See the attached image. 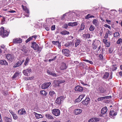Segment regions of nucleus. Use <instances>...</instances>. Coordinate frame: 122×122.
<instances>
[{
  "mask_svg": "<svg viewBox=\"0 0 122 122\" xmlns=\"http://www.w3.org/2000/svg\"><path fill=\"white\" fill-rule=\"evenodd\" d=\"M100 42L98 40L94 41L92 44V47L94 50H95L98 47L96 51H98L100 49Z\"/></svg>",
  "mask_w": 122,
  "mask_h": 122,
  "instance_id": "f257e3e1",
  "label": "nucleus"
},
{
  "mask_svg": "<svg viewBox=\"0 0 122 122\" xmlns=\"http://www.w3.org/2000/svg\"><path fill=\"white\" fill-rule=\"evenodd\" d=\"M9 32L6 30H5L4 28L3 27L0 28V35L2 37H4L8 36Z\"/></svg>",
  "mask_w": 122,
  "mask_h": 122,
  "instance_id": "f03ea898",
  "label": "nucleus"
},
{
  "mask_svg": "<svg viewBox=\"0 0 122 122\" xmlns=\"http://www.w3.org/2000/svg\"><path fill=\"white\" fill-rule=\"evenodd\" d=\"M31 47L35 50H38V51H40L41 50V48L40 47L39 48L38 45L35 42L32 43Z\"/></svg>",
  "mask_w": 122,
  "mask_h": 122,
  "instance_id": "7ed1b4c3",
  "label": "nucleus"
},
{
  "mask_svg": "<svg viewBox=\"0 0 122 122\" xmlns=\"http://www.w3.org/2000/svg\"><path fill=\"white\" fill-rule=\"evenodd\" d=\"M52 113L54 115L57 116L60 114V110L58 109H54L52 110Z\"/></svg>",
  "mask_w": 122,
  "mask_h": 122,
  "instance_id": "20e7f679",
  "label": "nucleus"
},
{
  "mask_svg": "<svg viewBox=\"0 0 122 122\" xmlns=\"http://www.w3.org/2000/svg\"><path fill=\"white\" fill-rule=\"evenodd\" d=\"M107 108L106 107H105L102 108L101 110V114H100V117H104L103 115L104 114H107Z\"/></svg>",
  "mask_w": 122,
  "mask_h": 122,
  "instance_id": "39448f33",
  "label": "nucleus"
},
{
  "mask_svg": "<svg viewBox=\"0 0 122 122\" xmlns=\"http://www.w3.org/2000/svg\"><path fill=\"white\" fill-rule=\"evenodd\" d=\"M22 7L25 12V13H24V15L27 17H28L29 14V10L26 6H24L23 5H22Z\"/></svg>",
  "mask_w": 122,
  "mask_h": 122,
  "instance_id": "423d86ee",
  "label": "nucleus"
},
{
  "mask_svg": "<svg viewBox=\"0 0 122 122\" xmlns=\"http://www.w3.org/2000/svg\"><path fill=\"white\" fill-rule=\"evenodd\" d=\"M65 98V97L63 96H61L58 97L55 101L56 103L59 105L61 104V101L63 100Z\"/></svg>",
  "mask_w": 122,
  "mask_h": 122,
  "instance_id": "0eeeda50",
  "label": "nucleus"
},
{
  "mask_svg": "<svg viewBox=\"0 0 122 122\" xmlns=\"http://www.w3.org/2000/svg\"><path fill=\"white\" fill-rule=\"evenodd\" d=\"M51 84L50 82H46L42 84L41 86V87L42 89H45L48 88Z\"/></svg>",
  "mask_w": 122,
  "mask_h": 122,
  "instance_id": "6e6552de",
  "label": "nucleus"
},
{
  "mask_svg": "<svg viewBox=\"0 0 122 122\" xmlns=\"http://www.w3.org/2000/svg\"><path fill=\"white\" fill-rule=\"evenodd\" d=\"M6 57L8 60L11 61H12L14 58V56L13 55L10 54H6Z\"/></svg>",
  "mask_w": 122,
  "mask_h": 122,
  "instance_id": "1a4fd4ad",
  "label": "nucleus"
},
{
  "mask_svg": "<svg viewBox=\"0 0 122 122\" xmlns=\"http://www.w3.org/2000/svg\"><path fill=\"white\" fill-rule=\"evenodd\" d=\"M31 69L30 67H29L23 70L22 72L24 75L27 76H28L29 73L31 72Z\"/></svg>",
  "mask_w": 122,
  "mask_h": 122,
  "instance_id": "9d476101",
  "label": "nucleus"
},
{
  "mask_svg": "<svg viewBox=\"0 0 122 122\" xmlns=\"http://www.w3.org/2000/svg\"><path fill=\"white\" fill-rule=\"evenodd\" d=\"M62 52L65 56L67 57L70 56V51L68 50L63 49L62 50Z\"/></svg>",
  "mask_w": 122,
  "mask_h": 122,
  "instance_id": "9b49d317",
  "label": "nucleus"
},
{
  "mask_svg": "<svg viewBox=\"0 0 122 122\" xmlns=\"http://www.w3.org/2000/svg\"><path fill=\"white\" fill-rule=\"evenodd\" d=\"M65 81L63 80H56L54 81V83L55 84V86H59V84L65 82Z\"/></svg>",
  "mask_w": 122,
  "mask_h": 122,
  "instance_id": "f8f14e48",
  "label": "nucleus"
},
{
  "mask_svg": "<svg viewBox=\"0 0 122 122\" xmlns=\"http://www.w3.org/2000/svg\"><path fill=\"white\" fill-rule=\"evenodd\" d=\"M97 90L99 93H102L105 92H106L105 88H103L102 87H98L97 88Z\"/></svg>",
  "mask_w": 122,
  "mask_h": 122,
  "instance_id": "ddd939ff",
  "label": "nucleus"
},
{
  "mask_svg": "<svg viewBox=\"0 0 122 122\" xmlns=\"http://www.w3.org/2000/svg\"><path fill=\"white\" fill-rule=\"evenodd\" d=\"M67 68L66 64L64 63H62L60 67V69L61 70L66 69Z\"/></svg>",
  "mask_w": 122,
  "mask_h": 122,
  "instance_id": "4468645a",
  "label": "nucleus"
},
{
  "mask_svg": "<svg viewBox=\"0 0 122 122\" xmlns=\"http://www.w3.org/2000/svg\"><path fill=\"white\" fill-rule=\"evenodd\" d=\"M18 112V114L20 115H25L26 112L24 108L19 110Z\"/></svg>",
  "mask_w": 122,
  "mask_h": 122,
  "instance_id": "2eb2a0df",
  "label": "nucleus"
},
{
  "mask_svg": "<svg viewBox=\"0 0 122 122\" xmlns=\"http://www.w3.org/2000/svg\"><path fill=\"white\" fill-rule=\"evenodd\" d=\"M90 99L88 98H87L85 100L82 102V103L84 105L87 106L89 102Z\"/></svg>",
  "mask_w": 122,
  "mask_h": 122,
  "instance_id": "dca6fc26",
  "label": "nucleus"
},
{
  "mask_svg": "<svg viewBox=\"0 0 122 122\" xmlns=\"http://www.w3.org/2000/svg\"><path fill=\"white\" fill-rule=\"evenodd\" d=\"M99 121V119L96 117H93L89 119L88 122H97Z\"/></svg>",
  "mask_w": 122,
  "mask_h": 122,
  "instance_id": "f3484780",
  "label": "nucleus"
},
{
  "mask_svg": "<svg viewBox=\"0 0 122 122\" xmlns=\"http://www.w3.org/2000/svg\"><path fill=\"white\" fill-rule=\"evenodd\" d=\"M107 31L106 32L104 37V38L106 39L108 38L109 35H111L112 34L111 31H110L108 29H107Z\"/></svg>",
  "mask_w": 122,
  "mask_h": 122,
  "instance_id": "a211bd4d",
  "label": "nucleus"
},
{
  "mask_svg": "<svg viewBox=\"0 0 122 122\" xmlns=\"http://www.w3.org/2000/svg\"><path fill=\"white\" fill-rule=\"evenodd\" d=\"M82 111V110L81 109H76L74 110V113L76 115H78L81 113Z\"/></svg>",
  "mask_w": 122,
  "mask_h": 122,
  "instance_id": "6ab92c4d",
  "label": "nucleus"
},
{
  "mask_svg": "<svg viewBox=\"0 0 122 122\" xmlns=\"http://www.w3.org/2000/svg\"><path fill=\"white\" fill-rule=\"evenodd\" d=\"M33 114L35 116L36 118L37 119H38L43 117L41 114H37L35 112H33Z\"/></svg>",
  "mask_w": 122,
  "mask_h": 122,
  "instance_id": "aec40b11",
  "label": "nucleus"
},
{
  "mask_svg": "<svg viewBox=\"0 0 122 122\" xmlns=\"http://www.w3.org/2000/svg\"><path fill=\"white\" fill-rule=\"evenodd\" d=\"M75 89L76 91L81 92L82 91L83 88L79 86H77L75 87Z\"/></svg>",
  "mask_w": 122,
  "mask_h": 122,
  "instance_id": "412c9836",
  "label": "nucleus"
},
{
  "mask_svg": "<svg viewBox=\"0 0 122 122\" xmlns=\"http://www.w3.org/2000/svg\"><path fill=\"white\" fill-rule=\"evenodd\" d=\"M13 42L14 43H21L22 42V40L20 38H18L14 39L13 40Z\"/></svg>",
  "mask_w": 122,
  "mask_h": 122,
  "instance_id": "4be33fe9",
  "label": "nucleus"
},
{
  "mask_svg": "<svg viewBox=\"0 0 122 122\" xmlns=\"http://www.w3.org/2000/svg\"><path fill=\"white\" fill-rule=\"evenodd\" d=\"M110 117L111 118H112L113 117V116H116L117 114V113L114 111H111L110 112Z\"/></svg>",
  "mask_w": 122,
  "mask_h": 122,
  "instance_id": "5701e85b",
  "label": "nucleus"
},
{
  "mask_svg": "<svg viewBox=\"0 0 122 122\" xmlns=\"http://www.w3.org/2000/svg\"><path fill=\"white\" fill-rule=\"evenodd\" d=\"M0 64L1 65H4L5 66H7L8 65V63L6 60L0 61Z\"/></svg>",
  "mask_w": 122,
  "mask_h": 122,
  "instance_id": "b1692460",
  "label": "nucleus"
},
{
  "mask_svg": "<svg viewBox=\"0 0 122 122\" xmlns=\"http://www.w3.org/2000/svg\"><path fill=\"white\" fill-rule=\"evenodd\" d=\"M78 24L77 22H70L69 23H68V25L69 26H73L77 25Z\"/></svg>",
  "mask_w": 122,
  "mask_h": 122,
  "instance_id": "393cba45",
  "label": "nucleus"
},
{
  "mask_svg": "<svg viewBox=\"0 0 122 122\" xmlns=\"http://www.w3.org/2000/svg\"><path fill=\"white\" fill-rule=\"evenodd\" d=\"M92 22L95 26H97L98 25L99 22L98 20H97L94 19L93 20Z\"/></svg>",
  "mask_w": 122,
  "mask_h": 122,
  "instance_id": "a878e982",
  "label": "nucleus"
},
{
  "mask_svg": "<svg viewBox=\"0 0 122 122\" xmlns=\"http://www.w3.org/2000/svg\"><path fill=\"white\" fill-rule=\"evenodd\" d=\"M46 117L47 118L50 119H53L54 118L51 115L48 114L45 115Z\"/></svg>",
  "mask_w": 122,
  "mask_h": 122,
  "instance_id": "bb28decb",
  "label": "nucleus"
},
{
  "mask_svg": "<svg viewBox=\"0 0 122 122\" xmlns=\"http://www.w3.org/2000/svg\"><path fill=\"white\" fill-rule=\"evenodd\" d=\"M90 36L89 34H83V37L84 39H88L90 38Z\"/></svg>",
  "mask_w": 122,
  "mask_h": 122,
  "instance_id": "cd10ccee",
  "label": "nucleus"
},
{
  "mask_svg": "<svg viewBox=\"0 0 122 122\" xmlns=\"http://www.w3.org/2000/svg\"><path fill=\"white\" fill-rule=\"evenodd\" d=\"M47 72L49 74L51 75L52 76L55 77L56 76V74L54 73L53 72H51L49 71H48Z\"/></svg>",
  "mask_w": 122,
  "mask_h": 122,
  "instance_id": "c85d7f7f",
  "label": "nucleus"
},
{
  "mask_svg": "<svg viewBox=\"0 0 122 122\" xmlns=\"http://www.w3.org/2000/svg\"><path fill=\"white\" fill-rule=\"evenodd\" d=\"M85 25L84 23V22H82L81 26L80 29L79 30V31H80L83 30L85 28Z\"/></svg>",
  "mask_w": 122,
  "mask_h": 122,
  "instance_id": "c756f323",
  "label": "nucleus"
},
{
  "mask_svg": "<svg viewBox=\"0 0 122 122\" xmlns=\"http://www.w3.org/2000/svg\"><path fill=\"white\" fill-rule=\"evenodd\" d=\"M60 33L62 35H68L69 34V31H67L66 30H64L61 32Z\"/></svg>",
  "mask_w": 122,
  "mask_h": 122,
  "instance_id": "7c9ffc66",
  "label": "nucleus"
},
{
  "mask_svg": "<svg viewBox=\"0 0 122 122\" xmlns=\"http://www.w3.org/2000/svg\"><path fill=\"white\" fill-rule=\"evenodd\" d=\"M108 97H98L97 99V100L98 101H100L103 100L104 99H105L106 98V99L108 98Z\"/></svg>",
  "mask_w": 122,
  "mask_h": 122,
  "instance_id": "2f4dec72",
  "label": "nucleus"
},
{
  "mask_svg": "<svg viewBox=\"0 0 122 122\" xmlns=\"http://www.w3.org/2000/svg\"><path fill=\"white\" fill-rule=\"evenodd\" d=\"M21 61H19L14 66V67H16L21 65H22L21 63Z\"/></svg>",
  "mask_w": 122,
  "mask_h": 122,
  "instance_id": "473e14b6",
  "label": "nucleus"
},
{
  "mask_svg": "<svg viewBox=\"0 0 122 122\" xmlns=\"http://www.w3.org/2000/svg\"><path fill=\"white\" fill-rule=\"evenodd\" d=\"M4 119L5 122H12V120L7 117H5Z\"/></svg>",
  "mask_w": 122,
  "mask_h": 122,
  "instance_id": "72a5a7b5",
  "label": "nucleus"
},
{
  "mask_svg": "<svg viewBox=\"0 0 122 122\" xmlns=\"http://www.w3.org/2000/svg\"><path fill=\"white\" fill-rule=\"evenodd\" d=\"M30 60L29 58L27 57L26 58L24 63V65L25 66H26L28 65Z\"/></svg>",
  "mask_w": 122,
  "mask_h": 122,
  "instance_id": "f704fd0d",
  "label": "nucleus"
},
{
  "mask_svg": "<svg viewBox=\"0 0 122 122\" xmlns=\"http://www.w3.org/2000/svg\"><path fill=\"white\" fill-rule=\"evenodd\" d=\"M85 96V95L84 94H83L80 95L78 97L80 99V100L79 101H81L82 99Z\"/></svg>",
  "mask_w": 122,
  "mask_h": 122,
  "instance_id": "c9c22d12",
  "label": "nucleus"
},
{
  "mask_svg": "<svg viewBox=\"0 0 122 122\" xmlns=\"http://www.w3.org/2000/svg\"><path fill=\"white\" fill-rule=\"evenodd\" d=\"M46 22L47 24L51 25L52 24L51 21V19L50 18H48L46 20Z\"/></svg>",
  "mask_w": 122,
  "mask_h": 122,
  "instance_id": "e433bc0d",
  "label": "nucleus"
},
{
  "mask_svg": "<svg viewBox=\"0 0 122 122\" xmlns=\"http://www.w3.org/2000/svg\"><path fill=\"white\" fill-rule=\"evenodd\" d=\"M41 93L44 96H45L47 95V93L44 90L41 91H40Z\"/></svg>",
  "mask_w": 122,
  "mask_h": 122,
  "instance_id": "4c0bfd02",
  "label": "nucleus"
},
{
  "mask_svg": "<svg viewBox=\"0 0 122 122\" xmlns=\"http://www.w3.org/2000/svg\"><path fill=\"white\" fill-rule=\"evenodd\" d=\"M109 75V74L108 72H106L104 75L103 78L105 79L107 78H108Z\"/></svg>",
  "mask_w": 122,
  "mask_h": 122,
  "instance_id": "58836bf2",
  "label": "nucleus"
},
{
  "mask_svg": "<svg viewBox=\"0 0 122 122\" xmlns=\"http://www.w3.org/2000/svg\"><path fill=\"white\" fill-rule=\"evenodd\" d=\"M80 41V40H76V42L75 43V46L76 47L79 45Z\"/></svg>",
  "mask_w": 122,
  "mask_h": 122,
  "instance_id": "ea45409f",
  "label": "nucleus"
},
{
  "mask_svg": "<svg viewBox=\"0 0 122 122\" xmlns=\"http://www.w3.org/2000/svg\"><path fill=\"white\" fill-rule=\"evenodd\" d=\"M95 27L94 26H93L92 25H91L90 27L89 30L90 31H93L94 30Z\"/></svg>",
  "mask_w": 122,
  "mask_h": 122,
  "instance_id": "a19ab883",
  "label": "nucleus"
},
{
  "mask_svg": "<svg viewBox=\"0 0 122 122\" xmlns=\"http://www.w3.org/2000/svg\"><path fill=\"white\" fill-rule=\"evenodd\" d=\"M49 93L50 96H53L55 94V93L54 91H51L49 92Z\"/></svg>",
  "mask_w": 122,
  "mask_h": 122,
  "instance_id": "79ce46f5",
  "label": "nucleus"
},
{
  "mask_svg": "<svg viewBox=\"0 0 122 122\" xmlns=\"http://www.w3.org/2000/svg\"><path fill=\"white\" fill-rule=\"evenodd\" d=\"M52 43L54 45H60V43H59L58 41H53L52 42Z\"/></svg>",
  "mask_w": 122,
  "mask_h": 122,
  "instance_id": "37998d69",
  "label": "nucleus"
},
{
  "mask_svg": "<svg viewBox=\"0 0 122 122\" xmlns=\"http://www.w3.org/2000/svg\"><path fill=\"white\" fill-rule=\"evenodd\" d=\"M119 35V33L118 32H115L114 34V36L115 37H118Z\"/></svg>",
  "mask_w": 122,
  "mask_h": 122,
  "instance_id": "c03bdc74",
  "label": "nucleus"
},
{
  "mask_svg": "<svg viewBox=\"0 0 122 122\" xmlns=\"http://www.w3.org/2000/svg\"><path fill=\"white\" fill-rule=\"evenodd\" d=\"M122 43V39L121 38H119V39L117 42V44H121Z\"/></svg>",
  "mask_w": 122,
  "mask_h": 122,
  "instance_id": "a18cd8bd",
  "label": "nucleus"
},
{
  "mask_svg": "<svg viewBox=\"0 0 122 122\" xmlns=\"http://www.w3.org/2000/svg\"><path fill=\"white\" fill-rule=\"evenodd\" d=\"M84 61H86L88 63L91 64H93V63L92 61H90L88 60L85 59V60H84Z\"/></svg>",
  "mask_w": 122,
  "mask_h": 122,
  "instance_id": "49530a36",
  "label": "nucleus"
},
{
  "mask_svg": "<svg viewBox=\"0 0 122 122\" xmlns=\"http://www.w3.org/2000/svg\"><path fill=\"white\" fill-rule=\"evenodd\" d=\"M12 116L13 117V119L15 120H16L17 118V116L15 114H14L13 115H12Z\"/></svg>",
  "mask_w": 122,
  "mask_h": 122,
  "instance_id": "de8ad7c7",
  "label": "nucleus"
},
{
  "mask_svg": "<svg viewBox=\"0 0 122 122\" xmlns=\"http://www.w3.org/2000/svg\"><path fill=\"white\" fill-rule=\"evenodd\" d=\"M32 40V38L31 37L27 39L25 41V42L26 43H27L28 42L31 40Z\"/></svg>",
  "mask_w": 122,
  "mask_h": 122,
  "instance_id": "09e8293b",
  "label": "nucleus"
},
{
  "mask_svg": "<svg viewBox=\"0 0 122 122\" xmlns=\"http://www.w3.org/2000/svg\"><path fill=\"white\" fill-rule=\"evenodd\" d=\"M71 45V44L70 43L67 42L65 44V46L66 47H67L70 46Z\"/></svg>",
  "mask_w": 122,
  "mask_h": 122,
  "instance_id": "8fccbe9b",
  "label": "nucleus"
},
{
  "mask_svg": "<svg viewBox=\"0 0 122 122\" xmlns=\"http://www.w3.org/2000/svg\"><path fill=\"white\" fill-rule=\"evenodd\" d=\"M99 57L100 58V60H102L103 59V56L101 54L99 56Z\"/></svg>",
  "mask_w": 122,
  "mask_h": 122,
  "instance_id": "3c124183",
  "label": "nucleus"
},
{
  "mask_svg": "<svg viewBox=\"0 0 122 122\" xmlns=\"http://www.w3.org/2000/svg\"><path fill=\"white\" fill-rule=\"evenodd\" d=\"M85 18L86 19H88L90 18V14H89L85 16Z\"/></svg>",
  "mask_w": 122,
  "mask_h": 122,
  "instance_id": "603ef678",
  "label": "nucleus"
},
{
  "mask_svg": "<svg viewBox=\"0 0 122 122\" xmlns=\"http://www.w3.org/2000/svg\"><path fill=\"white\" fill-rule=\"evenodd\" d=\"M104 26L105 27H108V28H109V29H111V27L110 26L108 25L107 24H105V25H104Z\"/></svg>",
  "mask_w": 122,
  "mask_h": 122,
  "instance_id": "864d4df0",
  "label": "nucleus"
},
{
  "mask_svg": "<svg viewBox=\"0 0 122 122\" xmlns=\"http://www.w3.org/2000/svg\"><path fill=\"white\" fill-rule=\"evenodd\" d=\"M51 30H54L55 29V25H52L51 27Z\"/></svg>",
  "mask_w": 122,
  "mask_h": 122,
  "instance_id": "5fc2aeb1",
  "label": "nucleus"
},
{
  "mask_svg": "<svg viewBox=\"0 0 122 122\" xmlns=\"http://www.w3.org/2000/svg\"><path fill=\"white\" fill-rule=\"evenodd\" d=\"M80 82L82 84H83L84 85H88V84H85L84 82L82 81H80Z\"/></svg>",
  "mask_w": 122,
  "mask_h": 122,
  "instance_id": "6e6d98bb",
  "label": "nucleus"
},
{
  "mask_svg": "<svg viewBox=\"0 0 122 122\" xmlns=\"http://www.w3.org/2000/svg\"><path fill=\"white\" fill-rule=\"evenodd\" d=\"M105 44L106 47H108L109 46L110 44V43L109 42H107V43H106Z\"/></svg>",
  "mask_w": 122,
  "mask_h": 122,
  "instance_id": "4d7b16f0",
  "label": "nucleus"
},
{
  "mask_svg": "<svg viewBox=\"0 0 122 122\" xmlns=\"http://www.w3.org/2000/svg\"><path fill=\"white\" fill-rule=\"evenodd\" d=\"M68 25L67 24H64V27L66 29H67L68 27Z\"/></svg>",
  "mask_w": 122,
  "mask_h": 122,
  "instance_id": "13d9d810",
  "label": "nucleus"
},
{
  "mask_svg": "<svg viewBox=\"0 0 122 122\" xmlns=\"http://www.w3.org/2000/svg\"><path fill=\"white\" fill-rule=\"evenodd\" d=\"M8 12L11 13H13L15 12L16 11L15 10H11L9 11Z\"/></svg>",
  "mask_w": 122,
  "mask_h": 122,
  "instance_id": "bf43d9fd",
  "label": "nucleus"
},
{
  "mask_svg": "<svg viewBox=\"0 0 122 122\" xmlns=\"http://www.w3.org/2000/svg\"><path fill=\"white\" fill-rule=\"evenodd\" d=\"M106 21L107 23L108 24H111V21L110 20H106Z\"/></svg>",
  "mask_w": 122,
  "mask_h": 122,
  "instance_id": "052dcab7",
  "label": "nucleus"
},
{
  "mask_svg": "<svg viewBox=\"0 0 122 122\" xmlns=\"http://www.w3.org/2000/svg\"><path fill=\"white\" fill-rule=\"evenodd\" d=\"M80 100V99L79 98V97L76 99L75 101V102H80V101H79Z\"/></svg>",
  "mask_w": 122,
  "mask_h": 122,
  "instance_id": "680f3d73",
  "label": "nucleus"
},
{
  "mask_svg": "<svg viewBox=\"0 0 122 122\" xmlns=\"http://www.w3.org/2000/svg\"><path fill=\"white\" fill-rule=\"evenodd\" d=\"M9 112L11 113L12 116L15 114L14 112L11 110H9Z\"/></svg>",
  "mask_w": 122,
  "mask_h": 122,
  "instance_id": "e2e57ef3",
  "label": "nucleus"
},
{
  "mask_svg": "<svg viewBox=\"0 0 122 122\" xmlns=\"http://www.w3.org/2000/svg\"><path fill=\"white\" fill-rule=\"evenodd\" d=\"M17 73H15V74L13 76V78H15L17 76Z\"/></svg>",
  "mask_w": 122,
  "mask_h": 122,
  "instance_id": "0e129e2a",
  "label": "nucleus"
},
{
  "mask_svg": "<svg viewBox=\"0 0 122 122\" xmlns=\"http://www.w3.org/2000/svg\"><path fill=\"white\" fill-rule=\"evenodd\" d=\"M103 42L105 44L108 42L107 41V39H103Z\"/></svg>",
  "mask_w": 122,
  "mask_h": 122,
  "instance_id": "69168bd1",
  "label": "nucleus"
},
{
  "mask_svg": "<svg viewBox=\"0 0 122 122\" xmlns=\"http://www.w3.org/2000/svg\"><path fill=\"white\" fill-rule=\"evenodd\" d=\"M5 20V19L4 18H3L2 20V24H4Z\"/></svg>",
  "mask_w": 122,
  "mask_h": 122,
  "instance_id": "338daca9",
  "label": "nucleus"
},
{
  "mask_svg": "<svg viewBox=\"0 0 122 122\" xmlns=\"http://www.w3.org/2000/svg\"><path fill=\"white\" fill-rule=\"evenodd\" d=\"M66 14H64L63 15V16L62 17V18H61V19L62 20V19H63L65 17V16H66Z\"/></svg>",
  "mask_w": 122,
  "mask_h": 122,
  "instance_id": "774afa93",
  "label": "nucleus"
}]
</instances>
